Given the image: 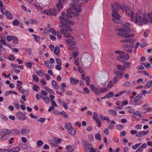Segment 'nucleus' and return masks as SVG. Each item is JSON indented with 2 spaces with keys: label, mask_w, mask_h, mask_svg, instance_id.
I'll return each instance as SVG.
<instances>
[{
  "label": "nucleus",
  "mask_w": 152,
  "mask_h": 152,
  "mask_svg": "<svg viewBox=\"0 0 152 152\" xmlns=\"http://www.w3.org/2000/svg\"><path fill=\"white\" fill-rule=\"evenodd\" d=\"M124 10L127 15L130 17L131 21L134 22L138 25L141 26L149 23H152V11L145 13L138 10L136 12L134 17L133 12L131 11L129 7H124Z\"/></svg>",
  "instance_id": "obj_1"
},
{
  "label": "nucleus",
  "mask_w": 152,
  "mask_h": 152,
  "mask_svg": "<svg viewBox=\"0 0 152 152\" xmlns=\"http://www.w3.org/2000/svg\"><path fill=\"white\" fill-rule=\"evenodd\" d=\"M113 9V13L112 15L113 18V21L117 24H121V26H123L122 22L120 19V15L118 13L119 8V6L118 3H112L111 4Z\"/></svg>",
  "instance_id": "obj_2"
},
{
  "label": "nucleus",
  "mask_w": 152,
  "mask_h": 152,
  "mask_svg": "<svg viewBox=\"0 0 152 152\" xmlns=\"http://www.w3.org/2000/svg\"><path fill=\"white\" fill-rule=\"evenodd\" d=\"M67 13L66 14V16H61L59 17L61 25H74V23L73 21L70 20V18H71V14L73 13V12L69 8L67 10Z\"/></svg>",
  "instance_id": "obj_3"
},
{
  "label": "nucleus",
  "mask_w": 152,
  "mask_h": 152,
  "mask_svg": "<svg viewBox=\"0 0 152 152\" xmlns=\"http://www.w3.org/2000/svg\"><path fill=\"white\" fill-rule=\"evenodd\" d=\"M131 24L129 23L124 24V38H133L134 34L133 33L135 31L133 29H131Z\"/></svg>",
  "instance_id": "obj_4"
},
{
  "label": "nucleus",
  "mask_w": 152,
  "mask_h": 152,
  "mask_svg": "<svg viewBox=\"0 0 152 152\" xmlns=\"http://www.w3.org/2000/svg\"><path fill=\"white\" fill-rule=\"evenodd\" d=\"M65 128L68 130L69 133L72 135L75 134L76 132L75 129L73 128L72 125L70 123H66L65 124Z\"/></svg>",
  "instance_id": "obj_5"
},
{
  "label": "nucleus",
  "mask_w": 152,
  "mask_h": 152,
  "mask_svg": "<svg viewBox=\"0 0 152 152\" xmlns=\"http://www.w3.org/2000/svg\"><path fill=\"white\" fill-rule=\"evenodd\" d=\"M60 28H63L61 30L60 32L62 34H66L68 31L71 32L72 30L71 29V26L68 25H60L59 26Z\"/></svg>",
  "instance_id": "obj_6"
},
{
  "label": "nucleus",
  "mask_w": 152,
  "mask_h": 152,
  "mask_svg": "<svg viewBox=\"0 0 152 152\" xmlns=\"http://www.w3.org/2000/svg\"><path fill=\"white\" fill-rule=\"evenodd\" d=\"M41 12L45 14L48 15L50 16H56V15L57 13L56 10L54 9L52 10L50 8L49 9V10H45L43 12Z\"/></svg>",
  "instance_id": "obj_7"
},
{
  "label": "nucleus",
  "mask_w": 152,
  "mask_h": 152,
  "mask_svg": "<svg viewBox=\"0 0 152 152\" xmlns=\"http://www.w3.org/2000/svg\"><path fill=\"white\" fill-rule=\"evenodd\" d=\"M90 87L91 88V90L96 95H99L100 94L99 88L96 87L93 84H91L90 85Z\"/></svg>",
  "instance_id": "obj_8"
},
{
  "label": "nucleus",
  "mask_w": 152,
  "mask_h": 152,
  "mask_svg": "<svg viewBox=\"0 0 152 152\" xmlns=\"http://www.w3.org/2000/svg\"><path fill=\"white\" fill-rule=\"evenodd\" d=\"M20 132V133L22 135H26L29 133L30 129L27 126H24Z\"/></svg>",
  "instance_id": "obj_9"
},
{
  "label": "nucleus",
  "mask_w": 152,
  "mask_h": 152,
  "mask_svg": "<svg viewBox=\"0 0 152 152\" xmlns=\"http://www.w3.org/2000/svg\"><path fill=\"white\" fill-rule=\"evenodd\" d=\"M115 53L118 54H121L119 55V57H118V60L120 62H124V52L121 51L116 50L115 51Z\"/></svg>",
  "instance_id": "obj_10"
},
{
  "label": "nucleus",
  "mask_w": 152,
  "mask_h": 152,
  "mask_svg": "<svg viewBox=\"0 0 152 152\" xmlns=\"http://www.w3.org/2000/svg\"><path fill=\"white\" fill-rule=\"evenodd\" d=\"M6 131L5 132V134L2 135L1 138V140L2 141L7 140L8 138V134L11 133V131L10 130L7 129Z\"/></svg>",
  "instance_id": "obj_11"
},
{
  "label": "nucleus",
  "mask_w": 152,
  "mask_h": 152,
  "mask_svg": "<svg viewBox=\"0 0 152 152\" xmlns=\"http://www.w3.org/2000/svg\"><path fill=\"white\" fill-rule=\"evenodd\" d=\"M115 31L117 32V34L118 36H124V28H117L115 29Z\"/></svg>",
  "instance_id": "obj_12"
},
{
  "label": "nucleus",
  "mask_w": 152,
  "mask_h": 152,
  "mask_svg": "<svg viewBox=\"0 0 152 152\" xmlns=\"http://www.w3.org/2000/svg\"><path fill=\"white\" fill-rule=\"evenodd\" d=\"M16 117L18 119L23 121L26 119V117L22 112H18L16 114Z\"/></svg>",
  "instance_id": "obj_13"
},
{
  "label": "nucleus",
  "mask_w": 152,
  "mask_h": 152,
  "mask_svg": "<svg viewBox=\"0 0 152 152\" xmlns=\"http://www.w3.org/2000/svg\"><path fill=\"white\" fill-rule=\"evenodd\" d=\"M64 3V0H58V3H57V10L60 12L61 9L62 8V4Z\"/></svg>",
  "instance_id": "obj_14"
},
{
  "label": "nucleus",
  "mask_w": 152,
  "mask_h": 152,
  "mask_svg": "<svg viewBox=\"0 0 152 152\" xmlns=\"http://www.w3.org/2000/svg\"><path fill=\"white\" fill-rule=\"evenodd\" d=\"M133 46L134 45L132 44H124V48H125L124 49L126 50L128 52H132V50L129 49L133 48Z\"/></svg>",
  "instance_id": "obj_15"
},
{
  "label": "nucleus",
  "mask_w": 152,
  "mask_h": 152,
  "mask_svg": "<svg viewBox=\"0 0 152 152\" xmlns=\"http://www.w3.org/2000/svg\"><path fill=\"white\" fill-rule=\"evenodd\" d=\"M93 147L92 146L91 144L87 143H86L85 145L84 146V149L85 151L87 152H88L89 151L90 149L91 148Z\"/></svg>",
  "instance_id": "obj_16"
},
{
  "label": "nucleus",
  "mask_w": 152,
  "mask_h": 152,
  "mask_svg": "<svg viewBox=\"0 0 152 152\" xmlns=\"http://www.w3.org/2000/svg\"><path fill=\"white\" fill-rule=\"evenodd\" d=\"M45 66L48 69H52L54 67V65L50 63L49 61H45L44 62Z\"/></svg>",
  "instance_id": "obj_17"
},
{
  "label": "nucleus",
  "mask_w": 152,
  "mask_h": 152,
  "mask_svg": "<svg viewBox=\"0 0 152 152\" xmlns=\"http://www.w3.org/2000/svg\"><path fill=\"white\" fill-rule=\"evenodd\" d=\"M77 5L72 4L71 5V8L72 10H75L76 12H80L81 11V9L79 8H77Z\"/></svg>",
  "instance_id": "obj_18"
},
{
  "label": "nucleus",
  "mask_w": 152,
  "mask_h": 152,
  "mask_svg": "<svg viewBox=\"0 0 152 152\" xmlns=\"http://www.w3.org/2000/svg\"><path fill=\"white\" fill-rule=\"evenodd\" d=\"M5 15L8 19L12 20L13 18V17L12 14L8 10L5 11Z\"/></svg>",
  "instance_id": "obj_19"
},
{
  "label": "nucleus",
  "mask_w": 152,
  "mask_h": 152,
  "mask_svg": "<svg viewBox=\"0 0 152 152\" xmlns=\"http://www.w3.org/2000/svg\"><path fill=\"white\" fill-rule=\"evenodd\" d=\"M51 83L52 86L54 89L57 90L59 88V86L57 83L56 81L54 80H53L52 81Z\"/></svg>",
  "instance_id": "obj_20"
},
{
  "label": "nucleus",
  "mask_w": 152,
  "mask_h": 152,
  "mask_svg": "<svg viewBox=\"0 0 152 152\" xmlns=\"http://www.w3.org/2000/svg\"><path fill=\"white\" fill-rule=\"evenodd\" d=\"M123 71H117L116 72V76L118 77L119 79L122 78V77L123 75Z\"/></svg>",
  "instance_id": "obj_21"
},
{
  "label": "nucleus",
  "mask_w": 152,
  "mask_h": 152,
  "mask_svg": "<svg viewBox=\"0 0 152 152\" xmlns=\"http://www.w3.org/2000/svg\"><path fill=\"white\" fill-rule=\"evenodd\" d=\"M111 124H110L108 126V129H113L115 127L114 124L116 123L113 120H112L110 121Z\"/></svg>",
  "instance_id": "obj_22"
},
{
  "label": "nucleus",
  "mask_w": 152,
  "mask_h": 152,
  "mask_svg": "<svg viewBox=\"0 0 152 152\" xmlns=\"http://www.w3.org/2000/svg\"><path fill=\"white\" fill-rule=\"evenodd\" d=\"M70 82L76 85L79 82L78 80L74 78L71 77L70 78Z\"/></svg>",
  "instance_id": "obj_23"
},
{
  "label": "nucleus",
  "mask_w": 152,
  "mask_h": 152,
  "mask_svg": "<svg viewBox=\"0 0 152 152\" xmlns=\"http://www.w3.org/2000/svg\"><path fill=\"white\" fill-rule=\"evenodd\" d=\"M72 147L71 145H67L66 146V149L68 152H72L74 151V149Z\"/></svg>",
  "instance_id": "obj_24"
},
{
  "label": "nucleus",
  "mask_w": 152,
  "mask_h": 152,
  "mask_svg": "<svg viewBox=\"0 0 152 152\" xmlns=\"http://www.w3.org/2000/svg\"><path fill=\"white\" fill-rule=\"evenodd\" d=\"M13 42L15 44H18V38L15 36H12Z\"/></svg>",
  "instance_id": "obj_25"
},
{
  "label": "nucleus",
  "mask_w": 152,
  "mask_h": 152,
  "mask_svg": "<svg viewBox=\"0 0 152 152\" xmlns=\"http://www.w3.org/2000/svg\"><path fill=\"white\" fill-rule=\"evenodd\" d=\"M11 132L14 134L17 135L19 134L20 133V132L18 129H13L11 130Z\"/></svg>",
  "instance_id": "obj_26"
},
{
  "label": "nucleus",
  "mask_w": 152,
  "mask_h": 152,
  "mask_svg": "<svg viewBox=\"0 0 152 152\" xmlns=\"http://www.w3.org/2000/svg\"><path fill=\"white\" fill-rule=\"evenodd\" d=\"M31 35L33 36L34 40L37 42H39L40 40V37L39 36L34 34H32Z\"/></svg>",
  "instance_id": "obj_27"
},
{
  "label": "nucleus",
  "mask_w": 152,
  "mask_h": 152,
  "mask_svg": "<svg viewBox=\"0 0 152 152\" xmlns=\"http://www.w3.org/2000/svg\"><path fill=\"white\" fill-rule=\"evenodd\" d=\"M142 96V94H140L137 96H136V97L134 99V101L136 102L138 101L139 100L140 98Z\"/></svg>",
  "instance_id": "obj_28"
},
{
  "label": "nucleus",
  "mask_w": 152,
  "mask_h": 152,
  "mask_svg": "<svg viewBox=\"0 0 152 152\" xmlns=\"http://www.w3.org/2000/svg\"><path fill=\"white\" fill-rule=\"evenodd\" d=\"M20 148L19 147H15L11 150L12 152H18L20 151Z\"/></svg>",
  "instance_id": "obj_29"
},
{
  "label": "nucleus",
  "mask_w": 152,
  "mask_h": 152,
  "mask_svg": "<svg viewBox=\"0 0 152 152\" xmlns=\"http://www.w3.org/2000/svg\"><path fill=\"white\" fill-rule=\"evenodd\" d=\"M135 41V40L134 39H124V42H127L129 43H132Z\"/></svg>",
  "instance_id": "obj_30"
},
{
  "label": "nucleus",
  "mask_w": 152,
  "mask_h": 152,
  "mask_svg": "<svg viewBox=\"0 0 152 152\" xmlns=\"http://www.w3.org/2000/svg\"><path fill=\"white\" fill-rule=\"evenodd\" d=\"M131 64L129 62H124V66L125 68H129L131 67Z\"/></svg>",
  "instance_id": "obj_31"
},
{
  "label": "nucleus",
  "mask_w": 152,
  "mask_h": 152,
  "mask_svg": "<svg viewBox=\"0 0 152 152\" xmlns=\"http://www.w3.org/2000/svg\"><path fill=\"white\" fill-rule=\"evenodd\" d=\"M36 74L40 77H42L43 76L44 73L42 70H39L38 71L36 72Z\"/></svg>",
  "instance_id": "obj_32"
},
{
  "label": "nucleus",
  "mask_w": 152,
  "mask_h": 152,
  "mask_svg": "<svg viewBox=\"0 0 152 152\" xmlns=\"http://www.w3.org/2000/svg\"><path fill=\"white\" fill-rule=\"evenodd\" d=\"M115 83L113 82L112 81L109 82L107 86V88H111V87L114 86V84H115Z\"/></svg>",
  "instance_id": "obj_33"
},
{
  "label": "nucleus",
  "mask_w": 152,
  "mask_h": 152,
  "mask_svg": "<svg viewBox=\"0 0 152 152\" xmlns=\"http://www.w3.org/2000/svg\"><path fill=\"white\" fill-rule=\"evenodd\" d=\"M60 114L62 115L65 118H68V114L64 111H62L60 112Z\"/></svg>",
  "instance_id": "obj_34"
},
{
  "label": "nucleus",
  "mask_w": 152,
  "mask_h": 152,
  "mask_svg": "<svg viewBox=\"0 0 152 152\" xmlns=\"http://www.w3.org/2000/svg\"><path fill=\"white\" fill-rule=\"evenodd\" d=\"M59 52V47L58 46H56L55 47L54 50V53L57 55L58 54Z\"/></svg>",
  "instance_id": "obj_35"
},
{
  "label": "nucleus",
  "mask_w": 152,
  "mask_h": 152,
  "mask_svg": "<svg viewBox=\"0 0 152 152\" xmlns=\"http://www.w3.org/2000/svg\"><path fill=\"white\" fill-rule=\"evenodd\" d=\"M141 145V143H137L134 145H132V149L135 150L137 148L140 146Z\"/></svg>",
  "instance_id": "obj_36"
},
{
  "label": "nucleus",
  "mask_w": 152,
  "mask_h": 152,
  "mask_svg": "<svg viewBox=\"0 0 152 152\" xmlns=\"http://www.w3.org/2000/svg\"><path fill=\"white\" fill-rule=\"evenodd\" d=\"M93 118L94 120L99 119L98 116V114L96 112H94L93 113Z\"/></svg>",
  "instance_id": "obj_37"
},
{
  "label": "nucleus",
  "mask_w": 152,
  "mask_h": 152,
  "mask_svg": "<svg viewBox=\"0 0 152 152\" xmlns=\"http://www.w3.org/2000/svg\"><path fill=\"white\" fill-rule=\"evenodd\" d=\"M109 112L110 113L111 115L115 116L117 114V112L115 110H109Z\"/></svg>",
  "instance_id": "obj_38"
},
{
  "label": "nucleus",
  "mask_w": 152,
  "mask_h": 152,
  "mask_svg": "<svg viewBox=\"0 0 152 152\" xmlns=\"http://www.w3.org/2000/svg\"><path fill=\"white\" fill-rule=\"evenodd\" d=\"M87 86L90 85V78L89 76H87L85 78Z\"/></svg>",
  "instance_id": "obj_39"
},
{
  "label": "nucleus",
  "mask_w": 152,
  "mask_h": 152,
  "mask_svg": "<svg viewBox=\"0 0 152 152\" xmlns=\"http://www.w3.org/2000/svg\"><path fill=\"white\" fill-rule=\"evenodd\" d=\"M94 121H96V123L97 124L98 126L99 127H101V121L99 118L94 120Z\"/></svg>",
  "instance_id": "obj_40"
},
{
  "label": "nucleus",
  "mask_w": 152,
  "mask_h": 152,
  "mask_svg": "<svg viewBox=\"0 0 152 152\" xmlns=\"http://www.w3.org/2000/svg\"><path fill=\"white\" fill-rule=\"evenodd\" d=\"M69 39L66 40V42L68 43H70L71 42H72L74 40V37H70L69 38H68Z\"/></svg>",
  "instance_id": "obj_41"
},
{
  "label": "nucleus",
  "mask_w": 152,
  "mask_h": 152,
  "mask_svg": "<svg viewBox=\"0 0 152 152\" xmlns=\"http://www.w3.org/2000/svg\"><path fill=\"white\" fill-rule=\"evenodd\" d=\"M25 65L28 68H31L32 66V63L29 62L25 63Z\"/></svg>",
  "instance_id": "obj_42"
},
{
  "label": "nucleus",
  "mask_w": 152,
  "mask_h": 152,
  "mask_svg": "<svg viewBox=\"0 0 152 152\" xmlns=\"http://www.w3.org/2000/svg\"><path fill=\"white\" fill-rule=\"evenodd\" d=\"M42 98L43 99V102H45L46 103L48 104L49 102V98H48L47 97H44Z\"/></svg>",
  "instance_id": "obj_43"
},
{
  "label": "nucleus",
  "mask_w": 152,
  "mask_h": 152,
  "mask_svg": "<svg viewBox=\"0 0 152 152\" xmlns=\"http://www.w3.org/2000/svg\"><path fill=\"white\" fill-rule=\"evenodd\" d=\"M140 132V133L141 135L143 137L145 135H146L148 134L149 132V131L147 130L146 131H143Z\"/></svg>",
  "instance_id": "obj_44"
},
{
  "label": "nucleus",
  "mask_w": 152,
  "mask_h": 152,
  "mask_svg": "<svg viewBox=\"0 0 152 152\" xmlns=\"http://www.w3.org/2000/svg\"><path fill=\"white\" fill-rule=\"evenodd\" d=\"M117 69L119 71H123L124 67L121 65H118L117 66Z\"/></svg>",
  "instance_id": "obj_45"
},
{
  "label": "nucleus",
  "mask_w": 152,
  "mask_h": 152,
  "mask_svg": "<svg viewBox=\"0 0 152 152\" xmlns=\"http://www.w3.org/2000/svg\"><path fill=\"white\" fill-rule=\"evenodd\" d=\"M101 134L100 133H97L96 134L95 138L96 139L99 140H101Z\"/></svg>",
  "instance_id": "obj_46"
},
{
  "label": "nucleus",
  "mask_w": 152,
  "mask_h": 152,
  "mask_svg": "<svg viewBox=\"0 0 152 152\" xmlns=\"http://www.w3.org/2000/svg\"><path fill=\"white\" fill-rule=\"evenodd\" d=\"M8 59L10 60L13 61L15 60V57L13 55H10L9 56Z\"/></svg>",
  "instance_id": "obj_47"
},
{
  "label": "nucleus",
  "mask_w": 152,
  "mask_h": 152,
  "mask_svg": "<svg viewBox=\"0 0 152 152\" xmlns=\"http://www.w3.org/2000/svg\"><path fill=\"white\" fill-rule=\"evenodd\" d=\"M107 90V88L106 87H104V88H101L100 89V93H102L103 92H105Z\"/></svg>",
  "instance_id": "obj_48"
},
{
  "label": "nucleus",
  "mask_w": 152,
  "mask_h": 152,
  "mask_svg": "<svg viewBox=\"0 0 152 152\" xmlns=\"http://www.w3.org/2000/svg\"><path fill=\"white\" fill-rule=\"evenodd\" d=\"M40 88L38 86L36 85H34L33 86V90L35 91H38Z\"/></svg>",
  "instance_id": "obj_49"
},
{
  "label": "nucleus",
  "mask_w": 152,
  "mask_h": 152,
  "mask_svg": "<svg viewBox=\"0 0 152 152\" xmlns=\"http://www.w3.org/2000/svg\"><path fill=\"white\" fill-rule=\"evenodd\" d=\"M45 120H46V119L45 118H39V119H38V120H37V121L38 122H40L41 123H43L45 122Z\"/></svg>",
  "instance_id": "obj_50"
},
{
  "label": "nucleus",
  "mask_w": 152,
  "mask_h": 152,
  "mask_svg": "<svg viewBox=\"0 0 152 152\" xmlns=\"http://www.w3.org/2000/svg\"><path fill=\"white\" fill-rule=\"evenodd\" d=\"M34 5H35L37 9L39 10H42L43 9V7L40 5H37L36 4H34Z\"/></svg>",
  "instance_id": "obj_51"
},
{
  "label": "nucleus",
  "mask_w": 152,
  "mask_h": 152,
  "mask_svg": "<svg viewBox=\"0 0 152 152\" xmlns=\"http://www.w3.org/2000/svg\"><path fill=\"white\" fill-rule=\"evenodd\" d=\"M142 125L140 124H136L135 125L136 129H141L142 128Z\"/></svg>",
  "instance_id": "obj_52"
},
{
  "label": "nucleus",
  "mask_w": 152,
  "mask_h": 152,
  "mask_svg": "<svg viewBox=\"0 0 152 152\" xmlns=\"http://www.w3.org/2000/svg\"><path fill=\"white\" fill-rule=\"evenodd\" d=\"M142 112L139 111H136L134 113V114L136 116L140 115L142 114Z\"/></svg>",
  "instance_id": "obj_53"
},
{
  "label": "nucleus",
  "mask_w": 152,
  "mask_h": 152,
  "mask_svg": "<svg viewBox=\"0 0 152 152\" xmlns=\"http://www.w3.org/2000/svg\"><path fill=\"white\" fill-rule=\"evenodd\" d=\"M0 151L2 152H10L11 151V149L0 148Z\"/></svg>",
  "instance_id": "obj_54"
},
{
  "label": "nucleus",
  "mask_w": 152,
  "mask_h": 152,
  "mask_svg": "<svg viewBox=\"0 0 152 152\" xmlns=\"http://www.w3.org/2000/svg\"><path fill=\"white\" fill-rule=\"evenodd\" d=\"M126 108L127 110L129 113H132L134 112V110L132 109H131L129 107Z\"/></svg>",
  "instance_id": "obj_55"
},
{
  "label": "nucleus",
  "mask_w": 152,
  "mask_h": 152,
  "mask_svg": "<svg viewBox=\"0 0 152 152\" xmlns=\"http://www.w3.org/2000/svg\"><path fill=\"white\" fill-rule=\"evenodd\" d=\"M33 80L36 82L38 81L39 80V78L37 75H33Z\"/></svg>",
  "instance_id": "obj_56"
},
{
  "label": "nucleus",
  "mask_w": 152,
  "mask_h": 152,
  "mask_svg": "<svg viewBox=\"0 0 152 152\" xmlns=\"http://www.w3.org/2000/svg\"><path fill=\"white\" fill-rule=\"evenodd\" d=\"M13 24L14 26H17L19 24V21L17 20H15L13 21Z\"/></svg>",
  "instance_id": "obj_57"
},
{
  "label": "nucleus",
  "mask_w": 152,
  "mask_h": 152,
  "mask_svg": "<svg viewBox=\"0 0 152 152\" xmlns=\"http://www.w3.org/2000/svg\"><path fill=\"white\" fill-rule=\"evenodd\" d=\"M86 129L87 131L90 132L92 131L93 128L91 126H86Z\"/></svg>",
  "instance_id": "obj_58"
},
{
  "label": "nucleus",
  "mask_w": 152,
  "mask_h": 152,
  "mask_svg": "<svg viewBox=\"0 0 152 152\" xmlns=\"http://www.w3.org/2000/svg\"><path fill=\"white\" fill-rule=\"evenodd\" d=\"M7 40V41L10 42L12 40V36H7L6 37Z\"/></svg>",
  "instance_id": "obj_59"
},
{
  "label": "nucleus",
  "mask_w": 152,
  "mask_h": 152,
  "mask_svg": "<svg viewBox=\"0 0 152 152\" xmlns=\"http://www.w3.org/2000/svg\"><path fill=\"white\" fill-rule=\"evenodd\" d=\"M56 61L57 62V63L59 65H61V61L60 60L59 58H56Z\"/></svg>",
  "instance_id": "obj_60"
},
{
  "label": "nucleus",
  "mask_w": 152,
  "mask_h": 152,
  "mask_svg": "<svg viewBox=\"0 0 152 152\" xmlns=\"http://www.w3.org/2000/svg\"><path fill=\"white\" fill-rule=\"evenodd\" d=\"M144 65L146 68H149L150 66V64L148 62L145 63Z\"/></svg>",
  "instance_id": "obj_61"
},
{
  "label": "nucleus",
  "mask_w": 152,
  "mask_h": 152,
  "mask_svg": "<svg viewBox=\"0 0 152 152\" xmlns=\"http://www.w3.org/2000/svg\"><path fill=\"white\" fill-rule=\"evenodd\" d=\"M116 128L119 130H121L123 128V126L121 124H118Z\"/></svg>",
  "instance_id": "obj_62"
},
{
  "label": "nucleus",
  "mask_w": 152,
  "mask_h": 152,
  "mask_svg": "<svg viewBox=\"0 0 152 152\" xmlns=\"http://www.w3.org/2000/svg\"><path fill=\"white\" fill-rule=\"evenodd\" d=\"M49 37L50 39L52 41H54L56 39V37L53 35H50Z\"/></svg>",
  "instance_id": "obj_63"
},
{
  "label": "nucleus",
  "mask_w": 152,
  "mask_h": 152,
  "mask_svg": "<svg viewBox=\"0 0 152 152\" xmlns=\"http://www.w3.org/2000/svg\"><path fill=\"white\" fill-rule=\"evenodd\" d=\"M104 132L106 135H108L109 134V132L107 128H105L104 129Z\"/></svg>",
  "instance_id": "obj_64"
}]
</instances>
